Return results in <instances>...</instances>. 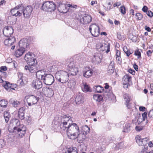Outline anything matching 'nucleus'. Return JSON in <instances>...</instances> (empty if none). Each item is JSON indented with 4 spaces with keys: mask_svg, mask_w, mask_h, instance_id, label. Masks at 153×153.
Wrapping results in <instances>:
<instances>
[{
    "mask_svg": "<svg viewBox=\"0 0 153 153\" xmlns=\"http://www.w3.org/2000/svg\"><path fill=\"white\" fill-rule=\"evenodd\" d=\"M89 30L92 35L94 37H97L100 34V28L99 26L96 24H92L90 25Z\"/></svg>",
    "mask_w": 153,
    "mask_h": 153,
    "instance_id": "6e6552de",
    "label": "nucleus"
},
{
    "mask_svg": "<svg viewBox=\"0 0 153 153\" xmlns=\"http://www.w3.org/2000/svg\"><path fill=\"white\" fill-rule=\"evenodd\" d=\"M78 150L74 147H71L67 148L63 151V153H78Z\"/></svg>",
    "mask_w": 153,
    "mask_h": 153,
    "instance_id": "b1692460",
    "label": "nucleus"
},
{
    "mask_svg": "<svg viewBox=\"0 0 153 153\" xmlns=\"http://www.w3.org/2000/svg\"><path fill=\"white\" fill-rule=\"evenodd\" d=\"M0 69L1 71H5L7 70V68L6 66H2L1 67Z\"/></svg>",
    "mask_w": 153,
    "mask_h": 153,
    "instance_id": "e2e57ef3",
    "label": "nucleus"
},
{
    "mask_svg": "<svg viewBox=\"0 0 153 153\" xmlns=\"http://www.w3.org/2000/svg\"><path fill=\"white\" fill-rule=\"evenodd\" d=\"M25 98L29 106L37 103L38 102L37 98L33 95L27 96Z\"/></svg>",
    "mask_w": 153,
    "mask_h": 153,
    "instance_id": "9b49d317",
    "label": "nucleus"
},
{
    "mask_svg": "<svg viewBox=\"0 0 153 153\" xmlns=\"http://www.w3.org/2000/svg\"><path fill=\"white\" fill-rule=\"evenodd\" d=\"M83 131L81 133H79L76 138L79 142L80 143L82 142L86 138V135L89 133L90 128L88 126L85 125L82 127Z\"/></svg>",
    "mask_w": 153,
    "mask_h": 153,
    "instance_id": "423d86ee",
    "label": "nucleus"
},
{
    "mask_svg": "<svg viewBox=\"0 0 153 153\" xmlns=\"http://www.w3.org/2000/svg\"><path fill=\"white\" fill-rule=\"evenodd\" d=\"M42 81L46 85H51L54 82V77L51 74H46L43 77Z\"/></svg>",
    "mask_w": 153,
    "mask_h": 153,
    "instance_id": "1a4fd4ad",
    "label": "nucleus"
},
{
    "mask_svg": "<svg viewBox=\"0 0 153 153\" xmlns=\"http://www.w3.org/2000/svg\"><path fill=\"white\" fill-rule=\"evenodd\" d=\"M33 10L32 7L30 6H28L23 8V10H21V13H23L25 17L29 18Z\"/></svg>",
    "mask_w": 153,
    "mask_h": 153,
    "instance_id": "f8f14e48",
    "label": "nucleus"
},
{
    "mask_svg": "<svg viewBox=\"0 0 153 153\" xmlns=\"http://www.w3.org/2000/svg\"><path fill=\"white\" fill-rule=\"evenodd\" d=\"M134 54L135 56H137L138 58H139L141 57V54L140 52L138 50H136L134 52Z\"/></svg>",
    "mask_w": 153,
    "mask_h": 153,
    "instance_id": "a18cd8bd",
    "label": "nucleus"
},
{
    "mask_svg": "<svg viewBox=\"0 0 153 153\" xmlns=\"http://www.w3.org/2000/svg\"><path fill=\"white\" fill-rule=\"evenodd\" d=\"M68 6L69 7V8L68 9L69 11H74L77 7L76 5H72L70 4H68Z\"/></svg>",
    "mask_w": 153,
    "mask_h": 153,
    "instance_id": "e433bc0d",
    "label": "nucleus"
},
{
    "mask_svg": "<svg viewBox=\"0 0 153 153\" xmlns=\"http://www.w3.org/2000/svg\"><path fill=\"white\" fill-rule=\"evenodd\" d=\"M121 3L120 2H117L114 3L113 4V6L114 7H118L120 5H121Z\"/></svg>",
    "mask_w": 153,
    "mask_h": 153,
    "instance_id": "052dcab7",
    "label": "nucleus"
},
{
    "mask_svg": "<svg viewBox=\"0 0 153 153\" xmlns=\"http://www.w3.org/2000/svg\"><path fill=\"white\" fill-rule=\"evenodd\" d=\"M110 87L108 85V83H105V86L104 87L105 90H104V96L106 98H108L111 93V91H110L108 92H106V91H107V89H109Z\"/></svg>",
    "mask_w": 153,
    "mask_h": 153,
    "instance_id": "cd10ccee",
    "label": "nucleus"
},
{
    "mask_svg": "<svg viewBox=\"0 0 153 153\" xmlns=\"http://www.w3.org/2000/svg\"><path fill=\"white\" fill-rule=\"evenodd\" d=\"M114 61H111L109 65L108 68V72L111 74L114 72Z\"/></svg>",
    "mask_w": 153,
    "mask_h": 153,
    "instance_id": "a878e982",
    "label": "nucleus"
},
{
    "mask_svg": "<svg viewBox=\"0 0 153 153\" xmlns=\"http://www.w3.org/2000/svg\"><path fill=\"white\" fill-rule=\"evenodd\" d=\"M148 8L146 6H144L142 9V11L146 13L147 11Z\"/></svg>",
    "mask_w": 153,
    "mask_h": 153,
    "instance_id": "13d9d810",
    "label": "nucleus"
},
{
    "mask_svg": "<svg viewBox=\"0 0 153 153\" xmlns=\"http://www.w3.org/2000/svg\"><path fill=\"white\" fill-rule=\"evenodd\" d=\"M146 13L147 15L150 17H152L153 16V13L151 11L149 10L146 12Z\"/></svg>",
    "mask_w": 153,
    "mask_h": 153,
    "instance_id": "8fccbe9b",
    "label": "nucleus"
},
{
    "mask_svg": "<svg viewBox=\"0 0 153 153\" xmlns=\"http://www.w3.org/2000/svg\"><path fill=\"white\" fill-rule=\"evenodd\" d=\"M83 94L79 92L76 94L75 99V102L76 104H79L83 102Z\"/></svg>",
    "mask_w": 153,
    "mask_h": 153,
    "instance_id": "6ab92c4d",
    "label": "nucleus"
},
{
    "mask_svg": "<svg viewBox=\"0 0 153 153\" xmlns=\"http://www.w3.org/2000/svg\"><path fill=\"white\" fill-rule=\"evenodd\" d=\"M84 87L82 88V91L84 92H91L92 90L90 86L86 84H84Z\"/></svg>",
    "mask_w": 153,
    "mask_h": 153,
    "instance_id": "473e14b6",
    "label": "nucleus"
},
{
    "mask_svg": "<svg viewBox=\"0 0 153 153\" xmlns=\"http://www.w3.org/2000/svg\"><path fill=\"white\" fill-rule=\"evenodd\" d=\"M142 139L140 136L137 135L136 137V142L139 146L142 145Z\"/></svg>",
    "mask_w": 153,
    "mask_h": 153,
    "instance_id": "c9c22d12",
    "label": "nucleus"
},
{
    "mask_svg": "<svg viewBox=\"0 0 153 153\" xmlns=\"http://www.w3.org/2000/svg\"><path fill=\"white\" fill-rule=\"evenodd\" d=\"M83 76L86 78H88L92 76L93 73L92 70L89 68L86 67L83 70Z\"/></svg>",
    "mask_w": 153,
    "mask_h": 153,
    "instance_id": "5701e85b",
    "label": "nucleus"
},
{
    "mask_svg": "<svg viewBox=\"0 0 153 153\" xmlns=\"http://www.w3.org/2000/svg\"><path fill=\"white\" fill-rule=\"evenodd\" d=\"M0 75L2 78H5L7 76V75L6 72L0 71Z\"/></svg>",
    "mask_w": 153,
    "mask_h": 153,
    "instance_id": "79ce46f5",
    "label": "nucleus"
},
{
    "mask_svg": "<svg viewBox=\"0 0 153 153\" xmlns=\"http://www.w3.org/2000/svg\"><path fill=\"white\" fill-rule=\"evenodd\" d=\"M91 17L87 14H85L79 20L80 22L83 24H87L89 23L91 21Z\"/></svg>",
    "mask_w": 153,
    "mask_h": 153,
    "instance_id": "a211bd4d",
    "label": "nucleus"
},
{
    "mask_svg": "<svg viewBox=\"0 0 153 153\" xmlns=\"http://www.w3.org/2000/svg\"><path fill=\"white\" fill-rule=\"evenodd\" d=\"M13 33V29L11 26H7L5 27L3 29V33L6 37L11 36V35Z\"/></svg>",
    "mask_w": 153,
    "mask_h": 153,
    "instance_id": "4468645a",
    "label": "nucleus"
},
{
    "mask_svg": "<svg viewBox=\"0 0 153 153\" xmlns=\"http://www.w3.org/2000/svg\"><path fill=\"white\" fill-rule=\"evenodd\" d=\"M33 86L35 89H39L42 86V82L39 79L33 80L32 82Z\"/></svg>",
    "mask_w": 153,
    "mask_h": 153,
    "instance_id": "412c9836",
    "label": "nucleus"
},
{
    "mask_svg": "<svg viewBox=\"0 0 153 153\" xmlns=\"http://www.w3.org/2000/svg\"><path fill=\"white\" fill-rule=\"evenodd\" d=\"M19 117L21 120H23L25 118L24 113L18 114Z\"/></svg>",
    "mask_w": 153,
    "mask_h": 153,
    "instance_id": "603ef678",
    "label": "nucleus"
},
{
    "mask_svg": "<svg viewBox=\"0 0 153 153\" xmlns=\"http://www.w3.org/2000/svg\"><path fill=\"white\" fill-rule=\"evenodd\" d=\"M110 44L104 40H100L97 45V49L99 51H105L108 53L110 51Z\"/></svg>",
    "mask_w": 153,
    "mask_h": 153,
    "instance_id": "39448f33",
    "label": "nucleus"
},
{
    "mask_svg": "<svg viewBox=\"0 0 153 153\" xmlns=\"http://www.w3.org/2000/svg\"><path fill=\"white\" fill-rule=\"evenodd\" d=\"M93 99L97 102H100L103 100L102 96L99 94H94L93 97Z\"/></svg>",
    "mask_w": 153,
    "mask_h": 153,
    "instance_id": "7c9ffc66",
    "label": "nucleus"
},
{
    "mask_svg": "<svg viewBox=\"0 0 153 153\" xmlns=\"http://www.w3.org/2000/svg\"><path fill=\"white\" fill-rule=\"evenodd\" d=\"M70 116L64 115L61 119V123L59 127L61 131H65L68 137L72 140L76 138L79 130L78 126L75 123H72Z\"/></svg>",
    "mask_w": 153,
    "mask_h": 153,
    "instance_id": "f257e3e1",
    "label": "nucleus"
},
{
    "mask_svg": "<svg viewBox=\"0 0 153 153\" xmlns=\"http://www.w3.org/2000/svg\"><path fill=\"white\" fill-rule=\"evenodd\" d=\"M117 37L119 40H122V36L121 35V34L119 33H117Z\"/></svg>",
    "mask_w": 153,
    "mask_h": 153,
    "instance_id": "bf43d9fd",
    "label": "nucleus"
},
{
    "mask_svg": "<svg viewBox=\"0 0 153 153\" xmlns=\"http://www.w3.org/2000/svg\"><path fill=\"white\" fill-rule=\"evenodd\" d=\"M7 37L8 38L7 39H5L4 41V44L6 46H10L16 41V39L14 37L12 36Z\"/></svg>",
    "mask_w": 153,
    "mask_h": 153,
    "instance_id": "aec40b11",
    "label": "nucleus"
},
{
    "mask_svg": "<svg viewBox=\"0 0 153 153\" xmlns=\"http://www.w3.org/2000/svg\"><path fill=\"white\" fill-rule=\"evenodd\" d=\"M116 60L117 61H118V63L121 64L122 62V59L120 56L116 57Z\"/></svg>",
    "mask_w": 153,
    "mask_h": 153,
    "instance_id": "4d7b16f0",
    "label": "nucleus"
},
{
    "mask_svg": "<svg viewBox=\"0 0 153 153\" xmlns=\"http://www.w3.org/2000/svg\"><path fill=\"white\" fill-rule=\"evenodd\" d=\"M41 9L44 11H53L56 9V5L52 1H46L42 4Z\"/></svg>",
    "mask_w": 153,
    "mask_h": 153,
    "instance_id": "0eeeda50",
    "label": "nucleus"
},
{
    "mask_svg": "<svg viewBox=\"0 0 153 153\" xmlns=\"http://www.w3.org/2000/svg\"><path fill=\"white\" fill-rule=\"evenodd\" d=\"M20 104V102H19L14 100L12 103V105L14 107H16Z\"/></svg>",
    "mask_w": 153,
    "mask_h": 153,
    "instance_id": "49530a36",
    "label": "nucleus"
},
{
    "mask_svg": "<svg viewBox=\"0 0 153 153\" xmlns=\"http://www.w3.org/2000/svg\"><path fill=\"white\" fill-rule=\"evenodd\" d=\"M135 16L137 17V19L140 20L143 18V16L142 14L140 13H137L136 14Z\"/></svg>",
    "mask_w": 153,
    "mask_h": 153,
    "instance_id": "37998d69",
    "label": "nucleus"
},
{
    "mask_svg": "<svg viewBox=\"0 0 153 153\" xmlns=\"http://www.w3.org/2000/svg\"><path fill=\"white\" fill-rule=\"evenodd\" d=\"M149 117L150 118H153V110L150 111L148 114Z\"/></svg>",
    "mask_w": 153,
    "mask_h": 153,
    "instance_id": "864d4df0",
    "label": "nucleus"
},
{
    "mask_svg": "<svg viewBox=\"0 0 153 153\" xmlns=\"http://www.w3.org/2000/svg\"><path fill=\"white\" fill-rule=\"evenodd\" d=\"M143 129V127L142 126H136L135 127V129L136 131H140L142 130Z\"/></svg>",
    "mask_w": 153,
    "mask_h": 153,
    "instance_id": "5fc2aeb1",
    "label": "nucleus"
},
{
    "mask_svg": "<svg viewBox=\"0 0 153 153\" xmlns=\"http://www.w3.org/2000/svg\"><path fill=\"white\" fill-rule=\"evenodd\" d=\"M101 53H97L94 55L92 59V61L94 64H98L101 62Z\"/></svg>",
    "mask_w": 153,
    "mask_h": 153,
    "instance_id": "4be33fe9",
    "label": "nucleus"
},
{
    "mask_svg": "<svg viewBox=\"0 0 153 153\" xmlns=\"http://www.w3.org/2000/svg\"><path fill=\"white\" fill-rule=\"evenodd\" d=\"M131 77L128 74H126L124 76L122 79V82L123 85L127 88L128 85L131 83Z\"/></svg>",
    "mask_w": 153,
    "mask_h": 153,
    "instance_id": "f3484780",
    "label": "nucleus"
},
{
    "mask_svg": "<svg viewBox=\"0 0 153 153\" xmlns=\"http://www.w3.org/2000/svg\"><path fill=\"white\" fill-rule=\"evenodd\" d=\"M25 107H22L19 110L18 114L24 113L25 110Z\"/></svg>",
    "mask_w": 153,
    "mask_h": 153,
    "instance_id": "09e8293b",
    "label": "nucleus"
},
{
    "mask_svg": "<svg viewBox=\"0 0 153 153\" xmlns=\"http://www.w3.org/2000/svg\"><path fill=\"white\" fill-rule=\"evenodd\" d=\"M11 86H10V91H12L11 90H14V88H16V84H11Z\"/></svg>",
    "mask_w": 153,
    "mask_h": 153,
    "instance_id": "6e6d98bb",
    "label": "nucleus"
},
{
    "mask_svg": "<svg viewBox=\"0 0 153 153\" xmlns=\"http://www.w3.org/2000/svg\"><path fill=\"white\" fill-rule=\"evenodd\" d=\"M123 143L122 142L120 143L117 145V147H119L120 149H121L123 147Z\"/></svg>",
    "mask_w": 153,
    "mask_h": 153,
    "instance_id": "0e129e2a",
    "label": "nucleus"
},
{
    "mask_svg": "<svg viewBox=\"0 0 153 153\" xmlns=\"http://www.w3.org/2000/svg\"><path fill=\"white\" fill-rule=\"evenodd\" d=\"M128 72L129 73L131 74L132 75H134L135 74V71L133 70L130 69L128 70Z\"/></svg>",
    "mask_w": 153,
    "mask_h": 153,
    "instance_id": "338daca9",
    "label": "nucleus"
},
{
    "mask_svg": "<svg viewBox=\"0 0 153 153\" xmlns=\"http://www.w3.org/2000/svg\"><path fill=\"white\" fill-rule=\"evenodd\" d=\"M124 100L126 102L125 104L128 109H130L131 108L130 104L129 103L130 100V97L128 95V94H125L123 95Z\"/></svg>",
    "mask_w": 153,
    "mask_h": 153,
    "instance_id": "393cba45",
    "label": "nucleus"
},
{
    "mask_svg": "<svg viewBox=\"0 0 153 153\" xmlns=\"http://www.w3.org/2000/svg\"><path fill=\"white\" fill-rule=\"evenodd\" d=\"M131 127L130 124L129 123L126 124L124 127L123 132L128 133L131 130Z\"/></svg>",
    "mask_w": 153,
    "mask_h": 153,
    "instance_id": "f704fd0d",
    "label": "nucleus"
},
{
    "mask_svg": "<svg viewBox=\"0 0 153 153\" xmlns=\"http://www.w3.org/2000/svg\"><path fill=\"white\" fill-rule=\"evenodd\" d=\"M94 90L96 92L101 93L104 91L103 88L100 85H95L93 87Z\"/></svg>",
    "mask_w": 153,
    "mask_h": 153,
    "instance_id": "c756f323",
    "label": "nucleus"
},
{
    "mask_svg": "<svg viewBox=\"0 0 153 153\" xmlns=\"http://www.w3.org/2000/svg\"><path fill=\"white\" fill-rule=\"evenodd\" d=\"M33 56H34V54L32 53L28 52L25 55V59L28 63H34V65L36 64L37 60Z\"/></svg>",
    "mask_w": 153,
    "mask_h": 153,
    "instance_id": "9d476101",
    "label": "nucleus"
},
{
    "mask_svg": "<svg viewBox=\"0 0 153 153\" xmlns=\"http://www.w3.org/2000/svg\"><path fill=\"white\" fill-rule=\"evenodd\" d=\"M19 79L17 81V84L19 86H24L27 82V80L25 77L23 76V74L19 72L18 75Z\"/></svg>",
    "mask_w": 153,
    "mask_h": 153,
    "instance_id": "ddd939ff",
    "label": "nucleus"
},
{
    "mask_svg": "<svg viewBox=\"0 0 153 153\" xmlns=\"http://www.w3.org/2000/svg\"><path fill=\"white\" fill-rule=\"evenodd\" d=\"M9 82L4 81L3 82V85L4 88L8 91H10V87L11 84Z\"/></svg>",
    "mask_w": 153,
    "mask_h": 153,
    "instance_id": "72a5a7b5",
    "label": "nucleus"
},
{
    "mask_svg": "<svg viewBox=\"0 0 153 153\" xmlns=\"http://www.w3.org/2000/svg\"><path fill=\"white\" fill-rule=\"evenodd\" d=\"M36 76L37 78L39 79H41L42 80L43 77L46 74H45L44 71L42 70H40L36 71Z\"/></svg>",
    "mask_w": 153,
    "mask_h": 153,
    "instance_id": "bb28decb",
    "label": "nucleus"
},
{
    "mask_svg": "<svg viewBox=\"0 0 153 153\" xmlns=\"http://www.w3.org/2000/svg\"><path fill=\"white\" fill-rule=\"evenodd\" d=\"M123 50L124 52L126 54L127 56H128L130 54L132 53L130 52V51L127 50L126 47H124Z\"/></svg>",
    "mask_w": 153,
    "mask_h": 153,
    "instance_id": "ea45409f",
    "label": "nucleus"
},
{
    "mask_svg": "<svg viewBox=\"0 0 153 153\" xmlns=\"http://www.w3.org/2000/svg\"><path fill=\"white\" fill-rule=\"evenodd\" d=\"M36 64H34V63L29 64L28 65L25 66V69L26 70H28L31 73H36L38 69L36 67Z\"/></svg>",
    "mask_w": 153,
    "mask_h": 153,
    "instance_id": "dca6fc26",
    "label": "nucleus"
},
{
    "mask_svg": "<svg viewBox=\"0 0 153 153\" xmlns=\"http://www.w3.org/2000/svg\"><path fill=\"white\" fill-rule=\"evenodd\" d=\"M152 51L151 50L148 51L146 53L147 55L149 56H150L151 55Z\"/></svg>",
    "mask_w": 153,
    "mask_h": 153,
    "instance_id": "680f3d73",
    "label": "nucleus"
},
{
    "mask_svg": "<svg viewBox=\"0 0 153 153\" xmlns=\"http://www.w3.org/2000/svg\"><path fill=\"white\" fill-rule=\"evenodd\" d=\"M147 113L145 112L142 114L143 121L145 120L147 118Z\"/></svg>",
    "mask_w": 153,
    "mask_h": 153,
    "instance_id": "3c124183",
    "label": "nucleus"
},
{
    "mask_svg": "<svg viewBox=\"0 0 153 153\" xmlns=\"http://www.w3.org/2000/svg\"><path fill=\"white\" fill-rule=\"evenodd\" d=\"M15 126L13 128V132L16 134L18 138H22L25 135L26 131V127L23 124H21L19 121L15 119L14 122Z\"/></svg>",
    "mask_w": 153,
    "mask_h": 153,
    "instance_id": "7ed1b4c3",
    "label": "nucleus"
},
{
    "mask_svg": "<svg viewBox=\"0 0 153 153\" xmlns=\"http://www.w3.org/2000/svg\"><path fill=\"white\" fill-rule=\"evenodd\" d=\"M7 104V101L4 100H2L0 101V105L2 107H6Z\"/></svg>",
    "mask_w": 153,
    "mask_h": 153,
    "instance_id": "4c0bfd02",
    "label": "nucleus"
},
{
    "mask_svg": "<svg viewBox=\"0 0 153 153\" xmlns=\"http://www.w3.org/2000/svg\"><path fill=\"white\" fill-rule=\"evenodd\" d=\"M120 12L123 14L124 15L126 13V8L123 5L120 7Z\"/></svg>",
    "mask_w": 153,
    "mask_h": 153,
    "instance_id": "a19ab883",
    "label": "nucleus"
},
{
    "mask_svg": "<svg viewBox=\"0 0 153 153\" xmlns=\"http://www.w3.org/2000/svg\"><path fill=\"white\" fill-rule=\"evenodd\" d=\"M145 30H147L148 32H150L151 31V30L150 28L146 25L145 26Z\"/></svg>",
    "mask_w": 153,
    "mask_h": 153,
    "instance_id": "69168bd1",
    "label": "nucleus"
},
{
    "mask_svg": "<svg viewBox=\"0 0 153 153\" xmlns=\"http://www.w3.org/2000/svg\"><path fill=\"white\" fill-rule=\"evenodd\" d=\"M148 139L147 138H143L142 139V145L145 146L147 144V141Z\"/></svg>",
    "mask_w": 153,
    "mask_h": 153,
    "instance_id": "c03bdc74",
    "label": "nucleus"
},
{
    "mask_svg": "<svg viewBox=\"0 0 153 153\" xmlns=\"http://www.w3.org/2000/svg\"><path fill=\"white\" fill-rule=\"evenodd\" d=\"M47 94L50 96H52L54 94L52 89L50 88H48Z\"/></svg>",
    "mask_w": 153,
    "mask_h": 153,
    "instance_id": "58836bf2",
    "label": "nucleus"
},
{
    "mask_svg": "<svg viewBox=\"0 0 153 153\" xmlns=\"http://www.w3.org/2000/svg\"><path fill=\"white\" fill-rule=\"evenodd\" d=\"M66 65L70 72L69 73L61 71L60 73H56L55 75L56 79L62 83H65L68 81L70 75L75 76L78 72L77 65L74 61L70 60L67 63Z\"/></svg>",
    "mask_w": 153,
    "mask_h": 153,
    "instance_id": "f03ea898",
    "label": "nucleus"
},
{
    "mask_svg": "<svg viewBox=\"0 0 153 153\" xmlns=\"http://www.w3.org/2000/svg\"><path fill=\"white\" fill-rule=\"evenodd\" d=\"M22 4H19L16 6L13 9H12L11 10V14L13 16H20L21 15V10H17L19 9H21L23 7Z\"/></svg>",
    "mask_w": 153,
    "mask_h": 153,
    "instance_id": "2eb2a0df",
    "label": "nucleus"
},
{
    "mask_svg": "<svg viewBox=\"0 0 153 153\" xmlns=\"http://www.w3.org/2000/svg\"><path fill=\"white\" fill-rule=\"evenodd\" d=\"M120 52L119 51L117 50L116 53V57L120 56Z\"/></svg>",
    "mask_w": 153,
    "mask_h": 153,
    "instance_id": "774afa93",
    "label": "nucleus"
},
{
    "mask_svg": "<svg viewBox=\"0 0 153 153\" xmlns=\"http://www.w3.org/2000/svg\"><path fill=\"white\" fill-rule=\"evenodd\" d=\"M48 88L44 87L42 88V93L43 94H47V91Z\"/></svg>",
    "mask_w": 153,
    "mask_h": 153,
    "instance_id": "de8ad7c7",
    "label": "nucleus"
},
{
    "mask_svg": "<svg viewBox=\"0 0 153 153\" xmlns=\"http://www.w3.org/2000/svg\"><path fill=\"white\" fill-rule=\"evenodd\" d=\"M20 48L16 51L15 55L17 57H19L22 55L24 53L25 49V48H27L28 44L27 43V39L23 38L19 42Z\"/></svg>",
    "mask_w": 153,
    "mask_h": 153,
    "instance_id": "20e7f679",
    "label": "nucleus"
},
{
    "mask_svg": "<svg viewBox=\"0 0 153 153\" xmlns=\"http://www.w3.org/2000/svg\"><path fill=\"white\" fill-rule=\"evenodd\" d=\"M4 118L5 119V122L7 123L10 118L11 115L9 112L7 111H5L4 113Z\"/></svg>",
    "mask_w": 153,
    "mask_h": 153,
    "instance_id": "2f4dec72",
    "label": "nucleus"
},
{
    "mask_svg": "<svg viewBox=\"0 0 153 153\" xmlns=\"http://www.w3.org/2000/svg\"><path fill=\"white\" fill-rule=\"evenodd\" d=\"M76 84L74 79L70 80L68 83V88L71 89L74 88Z\"/></svg>",
    "mask_w": 153,
    "mask_h": 153,
    "instance_id": "c85d7f7f",
    "label": "nucleus"
}]
</instances>
